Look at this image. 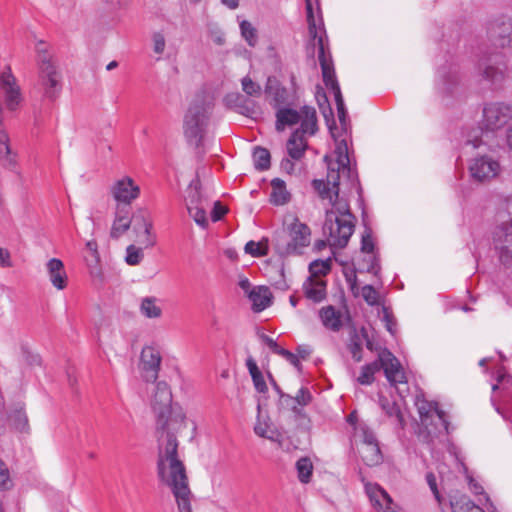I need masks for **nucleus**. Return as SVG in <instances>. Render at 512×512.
Here are the masks:
<instances>
[{
  "label": "nucleus",
  "instance_id": "1",
  "mask_svg": "<svg viewBox=\"0 0 512 512\" xmlns=\"http://www.w3.org/2000/svg\"><path fill=\"white\" fill-rule=\"evenodd\" d=\"M172 392L165 381L155 385L152 408L157 414L159 478L172 490L179 512H191V491L183 463L177 455L176 433L186 427V416L181 409H172Z\"/></svg>",
  "mask_w": 512,
  "mask_h": 512
},
{
  "label": "nucleus",
  "instance_id": "2",
  "mask_svg": "<svg viewBox=\"0 0 512 512\" xmlns=\"http://www.w3.org/2000/svg\"><path fill=\"white\" fill-rule=\"evenodd\" d=\"M337 116L339 117L338 114ZM338 120L340 119L338 118ZM340 126L341 132L338 131L334 121L331 125L328 124L331 136L336 143V161L335 163L328 162L329 157L325 156L324 159L328 166L327 181L325 182L324 180H314L313 186L319 193V196L322 199H328L332 205V208L326 212H334L337 218H343L344 216L354 217L350 211V206L347 200L339 197L340 174L346 175L351 182H354L356 179V173L351 167L347 140L345 137H342L343 134L346 135L348 133V129L350 127V121L347 112L345 126H343L342 123H340Z\"/></svg>",
  "mask_w": 512,
  "mask_h": 512
},
{
  "label": "nucleus",
  "instance_id": "3",
  "mask_svg": "<svg viewBox=\"0 0 512 512\" xmlns=\"http://www.w3.org/2000/svg\"><path fill=\"white\" fill-rule=\"evenodd\" d=\"M307 10V22L309 34L316 41L318 46V60L321 66L322 78L327 89L331 90L338 109L339 119L343 126L346 123V106L340 90V86L336 79L334 64L326 43L327 36L323 28V22L320 18V26H317L316 19L313 14V6L311 0H305Z\"/></svg>",
  "mask_w": 512,
  "mask_h": 512
},
{
  "label": "nucleus",
  "instance_id": "4",
  "mask_svg": "<svg viewBox=\"0 0 512 512\" xmlns=\"http://www.w3.org/2000/svg\"><path fill=\"white\" fill-rule=\"evenodd\" d=\"M512 120V105L506 102H488L482 109L481 126L468 132L464 141L465 146L472 148L495 145V133L502 130Z\"/></svg>",
  "mask_w": 512,
  "mask_h": 512
},
{
  "label": "nucleus",
  "instance_id": "5",
  "mask_svg": "<svg viewBox=\"0 0 512 512\" xmlns=\"http://www.w3.org/2000/svg\"><path fill=\"white\" fill-rule=\"evenodd\" d=\"M496 207V225L492 231V243L500 262L512 266V194L498 193L493 197Z\"/></svg>",
  "mask_w": 512,
  "mask_h": 512
},
{
  "label": "nucleus",
  "instance_id": "6",
  "mask_svg": "<svg viewBox=\"0 0 512 512\" xmlns=\"http://www.w3.org/2000/svg\"><path fill=\"white\" fill-rule=\"evenodd\" d=\"M212 112L213 103L206 96L197 95L192 100L183 118V134L189 145H202Z\"/></svg>",
  "mask_w": 512,
  "mask_h": 512
},
{
  "label": "nucleus",
  "instance_id": "7",
  "mask_svg": "<svg viewBox=\"0 0 512 512\" xmlns=\"http://www.w3.org/2000/svg\"><path fill=\"white\" fill-rule=\"evenodd\" d=\"M415 406L420 418L418 437L426 443L442 433H449V422L446 413L439 409L438 403L428 401L422 393L415 397Z\"/></svg>",
  "mask_w": 512,
  "mask_h": 512
},
{
  "label": "nucleus",
  "instance_id": "8",
  "mask_svg": "<svg viewBox=\"0 0 512 512\" xmlns=\"http://www.w3.org/2000/svg\"><path fill=\"white\" fill-rule=\"evenodd\" d=\"M310 242V228L296 217L290 223H285L284 228L276 231L272 237L274 249L280 256L300 254Z\"/></svg>",
  "mask_w": 512,
  "mask_h": 512
},
{
  "label": "nucleus",
  "instance_id": "9",
  "mask_svg": "<svg viewBox=\"0 0 512 512\" xmlns=\"http://www.w3.org/2000/svg\"><path fill=\"white\" fill-rule=\"evenodd\" d=\"M39 69V83L45 97L54 99L61 91V75L44 41H38L35 47Z\"/></svg>",
  "mask_w": 512,
  "mask_h": 512
},
{
  "label": "nucleus",
  "instance_id": "10",
  "mask_svg": "<svg viewBox=\"0 0 512 512\" xmlns=\"http://www.w3.org/2000/svg\"><path fill=\"white\" fill-rule=\"evenodd\" d=\"M355 217L337 218L334 212H326L323 231L328 235L327 241L333 248H345L354 233Z\"/></svg>",
  "mask_w": 512,
  "mask_h": 512
},
{
  "label": "nucleus",
  "instance_id": "11",
  "mask_svg": "<svg viewBox=\"0 0 512 512\" xmlns=\"http://www.w3.org/2000/svg\"><path fill=\"white\" fill-rule=\"evenodd\" d=\"M305 113L302 125L291 134L287 141V152L293 160H300L304 156L308 148L306 135L312 136L318 130L316 110L308 109Z\"/></svg>",
  "mask_w": 512,
  "mask_h": 512
},
{
  "label": "nucleus",
  "instance_id": "12",
  "mask_svg": "<svg viewBox=\"0 0 512 512\" xmlns=\"http://www.w3.org/2000/svg\"><path fill=\"white\" fill-rule=\"evenodd\" d=\"M21 100L20 87L17 85L10 68L0 70V120H3L4 108L14 111Z\"/></svg>",
  "mask_w": 512,
  "mask_h": 512
},
{
  "label": "nucleus",
  "instance_id": "13",
  "mask_svg": "<svg viewBox=\"0 0 512 512\" xmlns=\"http://www.w3.org/2000/svg\"><path fill=\"white\" fill-rule=\"evenodd\" d=\"M487 37L497 48H512V18L501 15L491 20L487 27Z\"/></svg>",
  "mask_w": 512,
  "mask_h": 512
},
{
  "label": "nucleus",
  "instance_id": "14",
  "mask_svg": "<svg viewBox=\"0 0 512 512\" xmlns=\"http://www.w3.org/2000/svg\"><path fill=\"white\" fill-rule=\"evenodd\" d=\"M470 178L478 183L489 182L501 172L498 160L491 156L483 155L473 158L469 163Z\"/></svg>",
  "mask_w": 512,
  "mask_h": 512
},
{
  "label": "nucleus",
  "instance_id": "15",
  "mask_svg": "<svg viewBox=\"0 0 512 512\" xmlns=\"http://www.w3.org/2000/svg\"><path fill=\"white\" fill-rule=\"evenodd\" d=\"M479 70L482 77L495 87L501 86L507 77V65L502 54L481 59Z\"/></svg>",
  "mask_w": 512,
  "mask_h": 512
},
{
  "label": "nucleus",
  "instance_id": "16",
  "mask_svg": "<svg viewBox=\"0 0 512 512\" xmlns=\"http://www.w3.org/2000/svg\"><path fill=\"white\" fill-rule=\"evenodd\" d=\"M377 362L381 363L386 379L391 385L406 383V375L399 360L386 348L378 353Z\"/></svg>",
  "mask_w": 512,
  "mask_h": 512
},
{
  "label": "nucleus",
  "instance_id": "17",
  "mask_svg": "<svg viewBox=\"0 0 512 512\" xmlns=\"http://www.w3.org/2000/svg\"><path fill=\"white\" fill-rule=\"evenodd\" d=\"M111 193L117 202L129 207V204L139 197L140 187L132 178L126 176L114 183Z\"/></svg>",
  "mask_w": 512,
  "mask_h": 512
},
{
  "label": "nucleus",
  "instance_id": "18",
  "mask_svg": "<svg viewBox=\"0 0 512 512\" xmlns=\"http://www.w3.org/2000/svg\"><path fill=\"white\" fill-rule=\"evenodd\" d=\"M142 377L146 382H155L158 378L161 355L154 347H145L141 352Z\"/></svg>",
  "mask_w": 512,
  "mask_h": 512
},
{
  "label": "nucleus",
  "instance_id": "19",
  "mask_svg": "<svg viewBox=\"0 0 512 512\" xmlns=\"http://www.w3.org/2000/svg\"><path fill=\"white\" fill-rule=\"evenodd\" d=\"M205 202L199 189L197 187H190L186 199L187 210L195 223L202 228L208 225Z\"/></svg>",
  "mask_w": 512,
  "mask_h": 512
},
{
  "label": "nucleus",
  "instance_id": "20",
  "mask_svg": "<svg viewBox=\"0 0 512 512\" xmlns=\"http://www.w3.org/2000/svg\"><path fill=\"white\" fill-rule=\"evenodd\" d=\"M308 109H315L311 106H303L300 111H297L290 107H282L276 110V123L275 127L277 131H283L286 127L293 126L297 123L302 125L303 120L305 119V112Z\"/></svg>",
  "mask_w": 512,
  "mask_h": 512
},
{
  "label": "nucleus",
  "instance_id": "21",
  "mask_svg": "<svg viewBox=\"0 0 512 512\" xmlns=\"http://www.w3.org/2000/svg\"><path fill=\"white\" fill-rule=\"evenodd\" d=\"M261 407L262 405L259 402L257 405V419L254 425V432L259 437L278 443L281 447L283 439L282 434L273 426L268 415H262Z\"/></svg>",
  "mask_w": 512,
  "mask_h": 512
},
{
  "label": "nucleus",
  "instance_id": "22",
  "mask_svg": "<svg viewBox=\"0 0 512 512\" xmlns=\"http://www.w3.org/2000/svg\"><path fill=\"white\" fill-rule=\"evenodd\" d=\"M131 224L132 218L130 217V207L118 205L115 219L110 231V236L113 239L120 238L124 233L128 231Z\"/></svg>",
  "mask_w": 512,
  "mask_h": 512
},
{
  "label": "nucleus",
  "instance_id": "23",
  "mask_svg": "<svg viewBox=\"0 0 512 512\" xmlns=\"http://www.w3.org/2000/svg\"><path fill=\"white\" fill-rule=\"evenodd\" d=\"M319 318L323 326L330 331L338 332L343 327V314L332 305L322 307L319 310Z\"/></svg>",
  "mask_w": 512,
  "mask_h": 512
},
{
  "label": "nucleus",
  "instance_id": "24",
  "mask_svg": "<svg viewBox=\"0 0 512 512\" xmlns=\"http://www.w3.org/2000/svg\"><path fill=\"white\" fill-rule=\"evenodd\" d=\"M46 267L52 285L58 290L66 288L68 278L63 262L60 259L52 258L47 262Z\"/></svg>",
  "mask_w": 512,
  "mask_h": 512
},
{
  "label": "nucleus",
  "instance_id": "25",
  "mask_svg": "<svg viewBox=\"0 0 512 512\" xmlns=\"http://www.w3.org/2000/svg\"><path fill=\"white\" fill-rule=\"evenodd\" d=\"M265 93L272 97L274 108H282L288 100V91L274 76H269L265 85Z\"/></svg>",
  "mask_w": 512,
  "mask_h": 512
},
{
  "label": "nucleus",
  "instance_id": "26",
  "mask_svg": "<svg viewBox=\"0 0 512 512\" xmlns=\"http://www.w3.org/2000/svg\"><path fill=\"white\" fill-rule=\"evenodd\" d=\"M306 298L315 303L321 302L326 297V283L321 278L308 277L303 283Z\"/></svg>",
  "mask_w": 512,
  "mask_h": 512
},
{
  "label": "nucleus",
  "instance_id": "27",
  "mask_svg": "<svg viewBox=\"0 0 512 512\" xmlns=\"http://www.w3.org/2000/svg\"><path fill=\"white\" fill-rule=\"evenodd\" d=\"M271 292L265 286L253 287L247 296L252 302L253 310L261 312L271 305Z\"/></svg>",
  "mask_w": 512,
  "mask_h": 512
},
{
  "label": "nucleus",
  "instance_id": "28",
  "mask_svg": "<svg viewBox=\"0 0 512 512\" xmlns=\"http://www.w3.org/2000/svg\"><path fill=\"white\" fill-rule=\"evenodd\" d=\"M290 197L285 182L280 178H274L271 181L270 201L274 205H284L290 201Z\"/></svg>",
  "mask_w": 512,
  "mask_h": 512
},
{
  "label": "nucleus",
  "instance_id": "29",
  "mask_svg": "<svg viewBox=\"0 0 512 512\" xmlns=\"http://www.w3.org/2000/svg\"><path fill=\"white\" fill-rule=\"evenodd\" d=\"M0 161L8 167H14L16 163L15 155L11 152L9 146L8 135L5 133L2 125V120H0Z\"/></svg>",
  "mask_w": 512,
  "mask_h": 512
},
{
  "label": "nucleus",
  "instance_id": "30",
  "mask_svg": "<svg viewBox=\"0 0 512 512\" xmlns=\"http://www.w3.org/2000/svg\"><path fill=\"white\" fill-rule=\"evenodd\" d=\"M381 370V363L376 360L365 364L360 369V374L356 381L360 385H371L375 380V374Z\"/></svg>",
  "mask_w": 512,
  "mask_h": 512
},
{
  "label": "nucleus",
  "instance_id": "31",
  "mask_svg": "<svg viewBox=\"0 0 512 512\" xmlns=\"http://www.w3.org/2000/svg\"><path fill=\"white\" fill-rule=\"evenodd\" d=\"M363 461L368 466H376L383 461V456L379 444L363 446L361 449Z\"/></svg>",
  "mask_w": 512,
  "mask_h": 512
},
{
  "label": "nucleus",
  "instance_id": "32",
  "mask_svg": "<svg viewBox=\"0 0 512 512\" xmlns=\"http://www.w3.org/2000/svg\"><path fill=\"white\" fill-rule=\"evenodd\" d=\"M140 312L147 318H159L162 315V309L157 305L155 297H145L141 300Z\"/></svg>",
  "mask_w": 512,
  "mask_h": 512
},
{
  "label": "nucleus",
  "instance_id": "33",
  "mask_svg": "<svg viewBox=\"0 0 512 512\" xmlns=\"http://www.w3.org/2000/svg\"><path fill=\"white\" fill-rule=\"evenodd\" d=\"M271 155L268 149L255 147L253 151L254 166L258 171H265L270 168Z\"/></svg>",
  "mask_w": 512,
  "mask_h": 512
},
{
  "label": "nucleus",
  "instance_id": "34",
  "mask_svg": "<svg viewBox=\"0 0 512 512\" xmlns=\"http://www.w3.org/2000/svg\"><path fill=\"white\" fill-rule=\"evenodd\" d=\"M299 481L309 483L313 473V464L308 457H302L296 462Z\"/></svg>",
  "mask_w": 512,
  "mask_h": 512
},
{
  "label": "nucleus",
  "instance_id": "35",
  "mask_svg": "<svg viewBox=\"0 0 512 512\" xmlns=\"http://www.w3.org/2000/svg\"><path fill=\"white\" fill-rule=\"evenodd\" d=\"M11 426L17 431L26 432L29 429L28 418L23 409H16L9 415Z\"/></svg>",
  "mask_w": 512,
  "mask_h": 512
},
{
  "label": "nucleus",
  "instance_id": "36",
  "mask_svg": "<svg viewBox=\"0 0 512 512\" xmlns=\"http://www.w3.org/2000/svg\"><path fill=\"white\" fill-rule=\"evenodd\" d=\"M144 231L137 234L138 242L143 248H152L157 242L156 234L153 230V223H143Z\"/></svg>",
  "mask_w": 512,
  "mask_h": 512
},
{
  "label": "nucleus",
  "instance_id": "37",
  "mask_svg": "<svg viewBox=\"0 0 512 512\" xmlns=\"http://www.w3.org/2000/svg\"><path fill=\"white\" fill-rule=\"evenodd\" d=\"M365 490L369 495L371 501L375 504L382 506L380 503V497L383 498L387 503H391L392 499L389 494L377 484H365Z\"/></svg>",
  "mask_w": 512,
  "mask_h": 512
},
{
  "label": "nucleus",
  "instance_id": "38",
  "mask_svg": "<svg viewBox=\"0 0 512 512\" xmlns=\"http://www.w3.org/2000/svg\"><path fill=\"white\" fill-rule=\"evenodd\" d=\"M244 250L253 257H261L268 254V240L263 239L259 242L249 241L245 244Z\"/></svg>",
  "mask_w": 512,
  "mask_h": 512
},
{
  "label": "nucleus",
  "instance_id": "39",
  "mask_svg": "<svg viewBox=\"0 0 512 512\" xmlns=\"http://www.w3.org/2000/svg\"><path fill=\"white\" fill-rule=\"evenodd\" d=\"M331 270V260H315L309 265L310 276L313 278H320L327 275Z\"/></svg>",
  "mask_w": 512,
  "mask_h": 512
},
{
  "label": "nucleus",
  "instance_id": "40",
  "mask_svg": "<svg viewBox=\"0 0 512 512\" xmlns=\"http://www.w3.org/2000/svg\"><path fill=\"white\" fill-rule=\"evenodd\" d=\"M240 31L242 37L245 39V41L248 43L250 47H254L257 44V31L249 21L243 20L240 23Z\"/></svg>",
  "mask_w": 512,
  "mask_h": 512
},
{
  "label": "nucleus",
  "instance_id": "41",
  "mask_svg": "<svg viewBox=\"0 0 512 512\" xmlns=\"http://www.w3.org/2000/svg\"><path fill=\"white\" fill-rule=\"evenodd\" d=\"M348 349L356 362H360L363 359L362 341L357 333L351 335Z\"/></svg>",
  "mask_w": 512,
  "mask_h": 512
},
{
  "label": "nucleus",
  "instance_id": "42",
  "mask_svg": "<svg viewBox=\"0 0 512 512\" xmlns=\"http://www.w3.org/2000/svg\"><path fill=\"white\" fill-rule=\"evenodd\" d=\"M278 409L280 411L291 410L295 415L301 414V409L296 406L294 397L286 393H281L279 396Z\"/></svg>",
  "mask_w": 512,
  "mask_h": 512
},
{
  "label": "nucleus",
  "instance_id": "43",
  "mask_svg": "<svg viewBox=\"0 0 512 512\" xmlns=\"http://www.w3.org/2000/svg\"><path fill=\"white\" fill-rule=\"evenodd\" d=\"M382 408L386 411V414L389 417H395L396 422L400 427H404V419L403 415L399 409V407L394 402H389L388 400H381Z\"/></svg>",
  "mask_w": 512,
  "mask_h": 512
},
{
  "label": "nucleus",
  "instance_id": "44",
  "mask_svg": "<svg viewBox=\"0 0 512 512\" xmlns=\"http://www.w3.org/2000/svg\"><path fill=\"white\" fill-rule=\"evenodd\" d=\"M144 257L143 251L141 247H136L131 244L126 249V257L125 261L127 264L131 266L138 265Z\"/></svg>",
  "mask_w": 512,
  "mask_h": 512
},
{
  "label": "nucleus",
  "instance_id": "45",
  "mask_svg": "<svg viewBox=\"0 0 512 512\" xmlns=\"http://www.w3.org/2000/svg\"><path fill=\"white\" fill-rule=\"evenodd\" d=\"M361 295L370 306H376L380 303V294L372 285L363 286Z\"/></svg>",
  "mask_w": 512,
  "mask_h": 512
},
{
  "label": "nucleus",
  "instance_id": "46",
  "mask_svg": "<svg viewBox=\"0 0 512 512\" xmlns=\"http://www.w3.org/2000/svg\"><path fill=\"white\" fill-rule=\"evenodd\" d=\"M242 90L249 96L259 97L262 92L261 86L246 76L241 80Z\"/></svg>",
  "mask_w": 512,
  "mask_h": 512
},
{
  "label": "nucleus",
  "instance_id": "47",
  "mask_svg": "<svg viewBox=\"0 0 512 512\" xmlns=\"http://www.w3.org/2000/svg\"><path fill=\"white\" fill-rule=\"evenodd\" d=\"M86 250L90 253V256L86 258L88 265H97L100 261L97 242L95 240L88 241L86 243Z\"/></svg>",
  "mask_w": 512,
  "mask_h": 512
},
{
  "label": "nucleus",
  "instance_id": "48",
  "mask_svg": "<svg viewBox=\"0 0 512 512\" xmlns=\"http://www.w3.org/2000/svg\"><path fill=\"white\" fill-rule=\"evenodd\" d=\"M153 51L157 55H162L166 48V39L162 32H154L152 34Z\"/></svg>",
  "mask_w": 512,
  "mask_h": 512
},
{
  "label": "nucleus",
  "instance_id": "49",
  "mask_svg": "<svg viewBox=\"0 0 512 512\" xmlns=\"http://www.w3.org/2000/svg\"><path fill=\"white\" fill-rule=\"evenodd\" d=\"M296 406L304 407L312 401V394L307 387H301L294 396Z\"/></svg>",
  "mask_w": 512,
  "mask_h": 512
},
{
  "label": "nucleus",
  "instance_id": "50",
  "mask_svg": "<svg viewBox=\"0 0 512 512\" xmlns=\"http://www.w3.org/2000/svg\"><path fill=\"white\" fill-rule=\"evenodd\" d=\"M152 223L151 219L145 212H140L132 217L133 230L136 234L144 231L143 223Z\"/></svg>",
  "mask_w": 512,
  "mask_h": 512
},
{
  "label": "nucleus",
  "instance_id": "51",
  "mask_svg": "<svg viewBox=\"0 0 512 512\" xmlns=\"http://www.w3.org/2000/svg\"><path fill=\"white\" fill-rule=\"evenodd\" d=\"M361 251L364 253H373L374 241L372 238V231L369 228L365 229L361 239Z\"/></svg>",
  "mask_w": 512,
  "mask_h": 512
},
{
  "label": "nucleus",
  "instance_id": "52",
  "mask_svg": "<svg viewBox=\"0 0 512 512\" xmlns=\"http://www.w3.org/2000/svg\"><path fill=\"white\" fill-rule=\"evenodd\" d=\"M357 431L363 432V446H370L378 444L375 434L366 425H360L356 428Z\"/></svg>",
  "mask_w": 512,
  "mask_h": 512
},
{
  "label": "nucleus",
  "instance_id": "53",
  "mask_svg": "<svg viewBox=\"0 0 512 512\" xmlns=\"http://www.w3.org/2000/svg\"><path fill=\"white\" fill-rule=\"evenodd\" d=\"M426 482L430 488V490L432 491L435 499L441 503V495H440V492L438 490V487H437V480H436V476L434 475L433 472H428L426 474Z\"/></svg>",
  "mask_w": 512,
  "mask_h": 512
},
{
  "label": "nucleus",
  "instance_id": "54",
  "mask_svg": "<svg viewBox=\"0 0 512 512\" xmlns=\"http://www.w3.org/2000/svg\"><path fill=\"white\" fill-rule=\"evenodd\" d=\"M383 321L385 322V327L387 331L390 332L391 335H395L396 333V320L394 316L388 311L387 308H383Z\"/></svg>",
  "mask_w": 512,
  "mask_h": 512
},
{
  "label": "nucleus",
  "instance_id": "55",
  "mask_svg": "<svg viewBox=\"0 0 512 512\" xmlns=\"http://www.w3.org/2000/svg\"><path fill=\"white\" fill-rule=\"evenodd\" d=\"M278 355L284 357L288 362H290L296 368L301 367L300 360H299L298 356L296 354L290 352L289 350L281 348L278 351Z\"/></svg>",
  "mask_w": 512,
  "mask_h": 512
},
{
  "label": "nucleus",
  "instance_id": "56",
  "mask_svg": "<svg viewBox=\"0 0 512 512\" xmlns=\"http://www.w3.org/2000/svg\"><path fill=\"white\" fill-rule=\"evenodd\" d=\"M226 213L227 209L223 205H221L219 201L214 202L213 209L211 211L212 221H219Z\"/></svg>",
  "mask_w": 512,
  "mask_h": 512
},
{
  "label": "nucleus",
  "instance_id": "57",
  "mask_svg": "<svg viewBox=\"0 0 512 512\" xmlns=\"http://www.w3.org/2000/svg\"><path fill=\"white\" fill-rule=\"evenodd\" d=\"M252 381L257 392L266 393L268 391V387L265 382L263 374L255 376V378H253Z\"/></svg>",
  "mask_w": 512,
  "mask_h": 512
},
{
  "label": "nucleus",
  "instance_id": "58",
  "mask_svg": "<svg viewBox=\"0 0 512 512\" xmlns=\"http://www.w3.org/2000/svg\"><path fill=\"white\" fill-rule=\"evenodd\" d=\"M261 339L276 354H278V351L282 348L273 338L269 337L268 335H261Z\"/></svg>",
  "mask_w": 512,
  "mask_h": 512
},
{
  "label": "nucleus",
  "instance_id": "59",
  "mask_svg": "<svg viewBox=\"0 0 512 512\" xmlns=\"http://www.w3.org/2000/svg\"><path fill=\"white\" fill-rule=\"evenodd\" d=\"M361 333L363 338L366 340V347L370 351H378V353L382 350L380 347H378L373 340H371L368 336V333L364 328L361 329Z\"/></svg>",
  "mask_w": 512,
  "mask_h": 512
},
{
  "label": "nucleus",
  "instance_id": "60",
  "mask_svg": "<svg viewBox=\"0 0 512 512\" xmlns=\"http://www.w3.org/2000/svg\"><path fill=\"white\" fill-rule=\"evenodd\" d=\"M10 253L8 250L0 247V266L1 267H10Z\"/></svg>",
  "mask_w": 512,
  "mask_h": 512
},
{
  "label": "nucleus",
  "instance_id": "61",
  "mask_svg": "<svg viewBox=\"0 0 512 512\" xmlns=\"http://www.w3.org/2000/svg\"><path fill=\"white\" fill-rule=\"evenodd\" d=\"M210 33H211V37H212L213 41L217 45H223L225 43V37L221 30H219V29H216L215 31L211 30Z\"/></svg>",
  "mask_w": 512,
  "mask_h": 512
},
{
  "label": "nucleus",
  "instance_id": "62",
  "mask_svg": "<svg viewBox=\"0 0 512 512\" xmlns=\"http://www.w3.org/2000/svg\"><path fill=\"white\" fill-rule=\"evenodd\" d=\"M380 271L379 259L376 256H373L371 259V263L367 268L368 273H373L374 275H378Z\"/></svg>",
  "mask_w": 512,
  "mask_h": 512
},
{
  "label": "nucleus",
  "instance_id": "63",
  "mask_svg": "<svg viewBox=\"0 0 512 512\" xmlns=\"http://www.w3.org/2000/svg\"><path fill=\"white\" fill-rule=\"evenodd\" d=\"M239 287L244 291L247 296L249 295V292L253 289L251 287V283L247 278H243L239 281Z\"/></svg>",
  "mask_w": 512,
  "mask_h": 512
},
{
  "label": "nucleus",
  "instance_id": "64",
  "mask_svg": "<svg viewBox=\"0 0 512 512\" xmlns=\"http://www.w3.org/2000/svg\"><path fill=\"white\" fill-rule=\"evenodd\" d=\"M281 168H282V170H284L288 173H291L294 170V163L290 159H287V158L283 159L281 161Z\"/></svg>",
  "mask_w": 512,
  "mask_h": 512
}]
</instances>
